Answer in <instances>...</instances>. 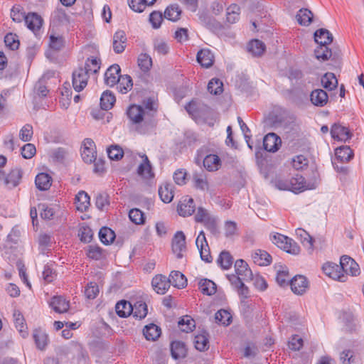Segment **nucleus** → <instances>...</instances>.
<instances>
[{
    "label": "nucleus",
    "instance_id": "obj_1",
    "mask_svg": "<svg viewBox=\"0 0 364 364\" xmlns=\"http://www.w3.org/2000/svg\"><path fill=\"white\" fill-rule=\"evenodd\" d=\"M127 114L130 122L137 126L138 132L141 134H144L148 129L149 121L146 119L144 109L140 105H132L127 111Z\"/></svg>",
    "mask_w": 364,
    "mask_h": 364
},
{
    "label": "nucleus",
    "instance_id": "obj_2",
    "mask_svg": "<svg viewBox=\"0 0 364 364\" xmlns=\"http://www.w3.org/2000/svg\"><path fill=\"white\" fill-rule=\"evenodd\" d=\"M272 242L278 247L288 253L298 255L300 252V247L292 239L282 235L276 234L272 237Z\"/></svg>",
    "mask_w": 364,
    "mask_h": 364
},
{
    "label": "nucleus",
    "instance_id": "obj_3",
    "mask_svg": "<svg viewBox=\"0 0 364 364\" xmlns=\"http://www.w3.org/2000/svg\"><path fill=\"white\" fill-rule=\"evenodd\" d=\"M290 191L294 193L301 192L307 189H315L318 184V180L314 178L313 181H306L305 178L299 175L296 174L292 177L290 180Z\"/></svg>",
    "mask_w": 364,
    "mask_h": 364
},
{
    "label": "nucleus",
    "instance_id": "obj_4",
    "mask_svg": "<svg viewBox=\"0 0 364 364\" xmlns=\"http://www.w3.org/2000/svg\"><path fill=\"white\" fill-rule=\"evenodd\" d=\"M89 74L83 67H78L73 73V87L76 92L82 91L87 84Z\"/></svg>",
    "mask_w": 364,
    "mask_h": 364
},
{
    "label": "nucleus",
    "instance_id": "obj_5",
    "mask_svg": "<svg viewBox=\"0 0 364 364\" xmlns=\"http://www.w3.org/2000/svg\"><path fill=\"white\" fill-rule=\"evenodd\" d=\"M340 268L341 272H343L346 277L348 274L357 276L360 274L359 265L354 259L347 255H343L341 257Z\"/></svg>",
    "mask_w": 364,
    "mask_h": 364
},
{
    "label": "nucleus",
    "instance_id": "obj_6",
    "mask_svg": "<svg viewBox=\"0 0 364 364\" xmlns=\"http://www.w3.org/2000/svg\"><path fill=\"white\" fill-rule=\"evenodd\" d=\"M323 273L328 277L341 282L346 281V276L341 272L340 265L333 263L326 262L322 267Z\"/></svg>",
    "mask_w": 364,
    "mask_h": 364
},
{
    "label": "nucleus",
    "instance_id": "obj_7",
    "mask_svg": "<svg viewBox=\"0 0 364 364\" xmlns=\"http://www.w3.org/2000/svg\"><path fill=\"white\" fill-rule=\"evenodd\" d=\"M291 291L297 295L304 294L309 289V283L306 277L296 275L290 281Z\"/></svg>",
    "mask_w": 364,
    "mask_h": 364
},
{
    "label": "nucleus",
    "instance_id": "obj_8",
    "mask_svg": "<svg viewBox=\"0 0 364 364\" xmlns=\"http://www.w3.org/2000/svg\"><path fill=\"white\" fill-rule=\"evenodd\" d=\"M331 134L333 139L343 142L350 139L352 136L348 128L339 123H335L332 125Z\"/></svg>",
    "mask_w": 364,
    "mask_h": 364
},
{
    "label": "nucleus",
    "instance_id": "obj_9",
    "mask_svg": "<svg viewBox=\"0 0 364 364\" xmlns=\"http://www.w3.org/2000/svg\"><path fill=\"white\" fill-rule=\"evenodd\" d=\"M186 236L182 231L177 232L172 241V250L177 258L183 257L182 252L186 250Z\"/></svg>",
    "mask_w": 364,
    "mask_h": 364
},
{
    "label": "nucleus",
    "instance_id": "obj_10",
    "mask_svg": "<svg viewBox=\"0 0 364 364\" xmlns=\"http://www.w3.org/2000/svg\"><path fill=\"white\" fill-rule=\"evenodd\" d=\"M154 290L159 294H164L170 287V281L163 274L156 275L151 281Z\"/></svg>",
    "mask_w": 364,
    "mask_h": 364
},
{
    "label": "nucleus",
    "instance_id": "obj_11",
    "mask_svg": "<svg viewBox=\"0 0 364 364\" xmlns=\"http://www.w3.org/2000/svg\"><path fill=\"white\" fill-rule=\"evenodd\" d=\"M121 68L119 65L114 64L111 65L105 72V82L107 85L112 87L117 84L119 78L121 77L120 75Z\"/></svg>",
    "mask_w": 364,
    "mask_h": 364
},
{
    "label": "nucleus",
    "instance_id": "obj_12",
    "mask_svg": "<svg viewBox=\"0 0 364 364\" xmlns=\"http://www.w3.org/2000/svg\"><path fill=\"white\" fill-rule=\"evenodd\" d=\"M196 210V205L193 198L186 197L178 205L177 211L181 216L187 217L191 215Z\"/></svg>",
    "mask_w": 364,
    "mask_h": 364
},
{
    "label": "nucleus",
    "instance_id": "obj_13",
    "mask_svg": "<svg viewBox=\"0 0 364 364\" xmlns=\"http://www.w3.org/2000/svg\"><path fill=\"white\" fill-rule=\"evenodd\" d=\"M280 144L281 139L274 133H269L264 137L263 146L267 151H277Z\"/></svg>",
    "mask_w": 364,
    "mask_h": 364
},
{
    "label": "nucleus",
    "instance_id": "obj_14",
    "mask_svg": "<svg viewBox=\"0 0 364 364\" xmlns=\"http://www.w3.org/2000/svg\"><path fill=\"white\" fill-rule=\"evenodd\" d=\"M236 274L241 277L243 280H252L253 274L252 270L249 268L247 263L243 259H237L235 263Z\"/></svg>",
    "mask_w": 364,
    "mask_h": 364
},
{
    "label": "nucleus",
    "instance_id": "obj_15",
    "mask_svg": "<svg viewBox=\"0 0 364 364\" xmlns=\"http://www.w3.org/2000/svg\"><path fill=\"white\" fill-rule=\"evenodd\" d=\"M50 306L57 313L67 312L70 307L69 301L61 296H53L50 301Z\"/></svg>",
    "mask_w": 364,
    "mask_h": 364
},
{
    "label": "nucleus",
    "instance_id": "obj_16",
    "mask_svg": "<svg viewBox=\"0 0 364 364\" xmlns=\"http://www.w3.org/2000/svg\"><path fill=\"white\" fill-rule=\"evenodd\" d=\"M328 45H318L315 49V57L318 60L326 61L330 58L335 59L338 56V53L336 51L333 52L331 49L328 48Z\"/></svg>",
    "mask_w": 364,
    "mask_h": 364
},
{
    "label": "nucleus",
    "instance_id": "obj_17",
    "mask_svg": "<svg viewBox=\"0 0 364 364\" xmlns=\"http://www.w3.org/2000/svg\"><path fill=\"white\" fill-rule=\"evenodd\" d=\"M195 220L197 223H203L206 227H215V220L210 215L205 209L203 208H198V211L195 215Z\"/></svg>",
    "mask_w": 364,
    "mask_h": 364
},
{
    "label": "nucleus",
    "instance_id": "obj_18",
    "mask_svg": "<svg viewBox=\"0 0 364 364\" xmlns=\"http://www.w3.org/2000/svg\"><path fill=\"white\" fill-rule=\"evenodd\" d=\"M13 317L16 328L18 331L23 338H26L28 335V327L25 323L23 316L18 310H15Z\"/></svg>",
    "mask_w": 364,
    "mask_h": 364
},
{
    "label": "nucleus",
    "instance_id": "obj_19",
    "mask_svg": "<svg viewBox=\"0 0 364 364\" xmlns=\"http://www.w3.org/2000/svg\"><path fill=\"white\" fill-rule=\"evenodd\" d=\"M127 36L123 31H117L113 36V49L116 53H122L126 47Z\"/></svg>",
    "mask_w": 364,
    "mask_h": 364
},
{
    "label": "nucleus",
    "instance_id": "obj_20",
    "mask_svg": "<svg viewBox=\"0 0 364 364\" xmlns=\"http://www.w3.org/2000/svg\"><path fill=\"white\" fill-rule=\"evenodd\" d=\"M311 102L317 107H323L328 100V96L322 89H316L311 92L310 95Z\"/></svg>",
    "mask_w": 364,
    "mask_h": 364
},
{
    "label": "nucleus",
    "instance_id": "obj_21",
    "mask_svg": "<svg viewBox=\"0 0 364 364\" xmlns=\"http://www.w3.org/2000/svg\"><path fill=\"white\" fill-rule=\"evenodd\" d=\"M171 353L173 358L178 360L186 356L187 348L182 341H175L171 343Z\"/></svg>",
    "mask_w": 364,
    "mask_h": 364
},
{
    "label": "nucleus",
    "instance_id": "obj_22",
    "mask_svg": "<svg viewBox=\"0 0 364 364\" xmlns=\"http://www.w3.org/2000/svg\"><path fill=\"white\" fill-rule=\"evenodd\" d=\"M253 262L259 266H267L272 262L271 255L266 251L257 250L252 254Z\"/></svg>",
    "mask_w": 364,
    "mask_h": 364
},
{
    "label": "nucleus",
    "instance_id": "obj_23",
    "mask_svg": "<svg viewBox=\"0 0 364 364\" xmlns=\"http://www.w3.org/2000/svg\"><path fill=\"white\" fill-rule=\"evenodd\" d=\"M145 117L149 121V126L152 128L154 126V122L152 119L154 114L156 112L157 107L154 102L151 99H148L143 102V106Z\"/></svg>",
    "mask_w": 364,
    "mask_h": 364
},
{
    "label": "nucleus",
    "instance_id": "obj_24",
    "mask_svg": "<svg viewBox=\"0 0 364 364\" xmlns=\"http://www.w3.org/2000/svg\"><path fill=\"white\" fill-rule=\"evenodd\" d=\"M197 61L205 68H210L214 62V55L208 49H202L198 52Z\"/></svg>",
    "mask_w": 364,
    "mask_h": 364
},
{
    "label": "nucleus",
    "instance_id": "obj_25",
    "mask_svg": "<svg viewBox=\"0 0 364 364\" xmlns=\"http://www.w3.org/2000/svg\"><path fill=\"white\" fill-rule=\"evenodd\" d=\"M159 195L165 203H169L173 198V186L171 183H164L159 188Z\"/></svg>",
    "mask_w": 364,
    "mask_h": 364
},
{
    "label": "nucleus",
    "instance_id": "obj_26",
    "mask_svg": "<svg viewBox=\"0 0 364 364\" xmlns=\"http://www.w3.org/2000/svg\"><path fill=\"white\" fill-rule=\"evenodd\" d=\"M314 40L318 45H329L333 41V36L327 29L320 28L314 33Z\"/></svg>",
    "mask_w": 364,
    "mask_h": 364
},
{
    "label": "nucleus",
    "instance_id": "obj_27",
    "mask_svg": "<svg viewBox=\"0 0 364 364\" xmlns=\"http://www.w3.org/2000/svg\"><path fill=\"white\" fill-rule=\"evenodd\" d=\"M336 160L338 162H348L353 156V151L348 146H341L335 150Z\"/></svg>",
    "mask_w": 364,
    "mask_h": 364
},
{
    "label": "nucleus",
    "instance_id": "obj_28",
    "mask_svg": "<svg viewBox=\"0 0 364 364\" xmlns=\"http://www.w3.org/2000/svg\"><path fill=\"white\" fill-rule=\"evenodd\" d=\"M42 18L35 13H30L25 17V23L27 27L33 31L39 30L42 26Z\"/></svg>",
    "mask_w": 364,
    "mask_h": 364
},
{
    "label": "nucleus",
    "instance_id": "obj_29",
    "mask_svg": "<svg viewBox=\"0 0 364 364\" xmlns=\"http://www.w3.org/2000/svg\"><path fill=\"white\" fill-rule=\"evenodd\" d=\"M203 166L209 171H215L221 166L220 159L218 155L209 154L203 159Z\"/></svg>",
    "mask_w": 364,
    "mask_h": 364
},
{
    "label": "nucleus",
    "instance_id": "obj_30",
    "mask_svg": "<svg viewBox=\"0 0 364 364\" xmlns=\"http://www.w3.org/2000/svg\"><path fill=\"white\" fill-rule=\"evenodd\" d=\"M168 279L170 281V285L171 284L178 289L183 288L187 284L186 278L178 271H172Z\"/></svg>",
    "mask_w": 364,
    "mask_h": 364
},
{
    "label": "nucleus",
    "instance_id": "obj_31",
    "mask_svg": "<svg viewBox=\"0 0 364 364\" xmlns=\"http://www.w3.org/2000/svg\"><path fill=\"white\" fill-rule=\"evenodd\" d=\"M296 235L302 245L310 252L314 250V240L312 237L304 229L299 228L296 230Z\"/></svg>",
    "mask_w": 364,
    "mask_h": 364
},
{
    "label": "nucleus",
    "instance_id": "obj_32",
    "mask_svg": "<svg viewBox=\"0 0 364 364\" xmlns=\"http://www.w3.org/2000/svg\"><path fill=\"white\" fill-rule=\"evenodd\" d=\"M133 308L130 302L122 300L117 303L115 311L117 314L122 318L127 317L132 312Z\"/></svg>",
    "mask_w": 364,
    "mask_h": 364
},
{
    "label": "nucleus",
    "instance_id": "obj_33",
    "mask_svg": "<svg viewBox=\"0 0 364 364\" xmlns=\"http://www.w3.org/2000/svg\"><path fill=\"white\" fill-rule=\"evenodd\" d=\"M22 178V171L20 168H16L11 171L5 178V184L14 188L18 186Z\"/></svg>",
    "mask_w": 364,
    "mask_h": 364
},
{
    "label": "nucleus",
    "instance_id": "obj_34",
    "mask_svg": "<svg viewBox=\"0 0 364 364\" xmlns=\"http://www.w3.org/2000/svg\"><path fill=\"white\" fill-rule=\"evenodd\" d=\"M161 333V328L154 323L146 326L143 329V334L148 341H156Z\"/></svg>",
    "mask_w": 364,
    "mask_h": 364
},
{
    "label": "nucleus",
    "instance_id": "obj_35",
    "mask_svg": "<svg viewBox=\"0 0 364 364\" xmlns=\"http://www.w3.org/2000/svg\"><path fill=\"white\" fill-rule=\"evenodd\" d=\"M116 101L114 94L109 91H105L100 97V107L104 110L110 109Z\"/></svg>",
    "mask_w": 364,
    "mask_h": 364
},
{
    "label": "nucleus",
    "instance_id": "obj_36",
    "mask_svg": "<svg viewBox=\"0 0 364 364\" xmlns=\"http://www.w3.org/2000/svg\"><path fill=\"white\" fill-rule=\"evenodd\" d=\"M35 183L38 189L46 191L51 186V177L45 173H41L36 177Z\"/></svg>",
    "mask_w": 364,
    "mask_h": 364
},
{
    "label": "nucleus",
    "instance_id": "obj_37",
    "mask_svg": "<svg viewBox=\"0 0 364 364\" xmlns=\"http://www.w3.org/2000/svg\"><path fill=\"white\" fill-rule=\"evenodd\" d=\"M200 291L208 296L213 295L216 292V284L208 279H202L198 282Z\"/></svg>",
    "mask_w": 364,
    "mask_h": 364
},
{
    "label": "nucleus",
    "instance_id": "obj_38",
    "mask_svg": "<svg viewBox=\"0 0 364 364\" xmlns=\"http://www.w3.org/2000/svg\"><path fill=\"white\" fill-rule=\"evenodd\" d=\"M75 203L78 210L85 211L90 205V196L86 192L81 191L75 196Z\"/></svg>",
    "mask_w": 364,
    "mask_h": 364
},
{
    "label": "nucleus",
    "instance_id": "obj_39",
    "mask_svg": "<svg viewBox=\"0 0 364 364\" xmlns=\"http://www.w3.org/2000/svg\"><path fill=\"white\" fill-rule=\"evenodd\" d=\"M312 12L307 9H301L296 16L298 23L304 26H309L313 19Z\"/></svg>",
    "mask_w": 364,
    "mask_h": 364
},
{
    "label": "nucleus",
    "instance_id": "obj_40",
    "mask_svg": "<svg viewBox=\"0 0 364 364\" xmlns=\"http://www.w3.org/2000/svg\"><path fill=\"white\" fill-rule=\"evenodd\" d=\"M247 50L255 56H260L265 50V45L259 40H252L247 46Z\"/></svg>",
    "mask_w": 364,
    "mask_h": 364
},
{
    "label": "nucleus",
    "instance_id": "obj_41",
    "mask_svg": "<svg viewBox=\"0 0 364 364\" xmlns=\"http://www.w3.org/2000/svg\"><path fill=\"white\" fill-rule=\"evenodd\" d=\"M133 310L131 314L139 319L144 318L148 313L147 305L144 301H137L132 306Z\"/></svg>",
    "mask_w": 364,
    "mask_h": 364
},
{
    "label": "nucleus",
    "instance_id": "obj_42",
    "mask_svg": "<svg viewBox=\"0 0 364 364\" xmlns=\"http://www.w3.org/2000/svg\"><path fill=\"white\" fill-rule=\"evenodd\" d=\"M99 237L103 244L108 245L114 241L115 233L112 229L103 227L100 230Z\"/></svg>",
    "mask_w": 364,
    "mask_h": 364
},
{
    "label": "nucleus",
    "instance_id": "obj_43",
    "mask_svg": "<svg viewBox=\"0 0 364 364\" xmlns=\"http://www.w3.org/2000/svg\"><path fill=\"white\" fill-rule=\"evenodd\" d=\"M117 89L122 93H127L133 86L132 80L129 75H122L117 82Z\"/></svg>",
    "mask_w": 364,
    "mask_h": 364
},
{
    "label": "nucleus",
    "instance_id": "obj_44",
    "mask_svg": "<svg viewBox=\"0 0 364 364\" xmlns=\"http://www.w3.org/2000/svg\"><path fill=\"white\" fill-rule=\"evenodd\" d=\"M178 327L183 331L188 333L192 331L196 326L195 321L190 316H184L178 321Z\"/></svg>",
    "mask_w": 364,
    "mask_h": 364
},
{
    "label": "nucleus",
    "instance_id": "obj_45",
    "mask_svg": "<svg viewBox=\"0 0 364 364\" xmlns=\"http://www.w3.org/2000/svg\"><path fill=\"white\" fill-rule=\"evenodd\" d=\"M321 84L324 88L332 90L336 87L338 80L333 73H327L322 77Z\"/></svg>",
    "mask_w": 364,
    "mask_h": 364
},
{
    "label": "nucleus",
    "instance_id": "obj_46",
    "mask_svg": "<svg viewBox=\"0 0 364 364\" xmlns=\"http://www.w3.org/2000/svg\"><path fill=\"white\" fill-rule=\"evenodd\" d=\"M181 14V10L176 4L171 5L166 8L164 12V16L167 19L176 21H177Z\"/></svg>",
    "mask_w": 364,
    "mask_h": 364
},
{
    "label": "nucleus",
    "instance_id": "obj_47",
    "mask_svg": "<svg viewBox=\"0 0 364 364\" xmlns=\"http://www.w3.org/2000/svg\"><path fill=\"white\" fill-rule=\"evenodd\" d=\"M33 337L37 348L40 350H43L48 343L47 335L39 330H35L33 331Z\"/></svg>",
    "mask_w": 364,
    "mask_h": 364
},
{
    "label": "nucleus",
    "instance_id": "obj_48",
    "mask_svg": "<svg viewBox=\"0 0 364 364\" xmlns=\"http://www.w3.org/2000/svg\"><path fill=\"white\" fill-rule=\"evenodd\" d=\"M232 262L233 259L229 252L225 250L221 252L218 259V263L221 266L222 268L224 269H230L232 264Z\"/></svg>",
    "mask_w": 364,
    "mask_h": 364
},
{
    "label": "nucleus",
    "instance_id": "obj_49",
    "mask_svg": "<svg viewBox=\"0 0 364 364\" xmlns=\"http://www.w3.org/2000/svg\"><path fill=\"white\" fill-rule=\"evenodd\" d=\"M129 218L136 225H143L145 222L144 213L138 208H133L129 210Z\"/></svg>",
    "mask_w": 364,
    "mask_h": 364
},
{
    "label": "nucleus",
    "instance_id": "obj_50",
    "mask_svg": "<svg viewBox=\"0 0 364 364\" xmlns=\"http://www.w3.org/2000/svg\"><path fill=\"white\" fill-rule=\"evenodd\" d=\"M215 318L217 323L224 326H228L232 321V316L226 310L220 309L215 313Z\"/></svg>",
    "mask_w": 364,
    "mask_h": 364
},
{
    "label": "nucleus",
    "instance_id": "obj_51",
    "mask_svg": "<svg viewBox=\"0 0 364 364\" xmlns=\"http://www.w3.org/2000/svg\"><path fill=\"white\" fill-rule=\"evenodd\" d=\"M138 65L143 72L149 71L152 65L151 58L146 53H141L138 58Z\"/></svg>",
    "mask_w": 364,
    "mask_h": 364
},
{
    "label": "nucleus",
    "instance_id": "obj_52",
    "mask_svg": "<svg viewBox=\"0 0 364 364\" xmlns=\"http://www.w3.org/2000/svg\"><path fill=\"white\" fill-rule=\"evenodd\" d=\"M208 338L206 334H199L195 337V347L200 351H204L209 348Z\"/></svg>",
    "mask_w": 364,
    "mask_h": 364
},
{
    "label": "nucleus",
    "instance_id": "obj_53",
    "mask_svg": "<svg viewBox=\"0 0 364 364\" xmlns=\"http://www.w3.org/2000/svg\"><path fill=\"white\" fill-rule=\"evenodd\" d=\"M87 70V73H97L100 68V60L97 58H87L83 67Z\"/></svg>",
    "mask_w": 364,
    "mask_h": 364
},
{
    "label": "nucleus",
    "instance_id": "obj_54",
    "mask_svg": "<svg viewBox=\"0 0 364 364\" xmlns=\"http://www.w3.org/2000/svg\"><path fill=\"white\" fill-rule=\"evenodd\" d=\"M138 173L146 178H151L153 176L151 164L146 156H145L144 163L138 168Z\"/></svg>",
    "mask_w": 364,
    "mask_h": 364
},
{
    "label": "nucleus",
    "instance_id": "obj_55",
    "mask_svg": "<svg viewBox=\"0 0 364 364\" xmlns=\"http://www.w3.org/2000/svg\"><path fill=\"white\" fill-rule=\"evenodd\" d=\"M240 7L232 4L227 9V21L230 23H235L239 19Z\"/></svg>",
    "mask_w": 364,
    "mask_h": 364
},
{
    "label": "nucleus",
    "instance_id": "obj_56",
    "mask_svg": "<svg viewBox=\"0 0 364 364\" xmlns=\"http://www.w3.org/2000/svg\"><path fill=\"white\" fill-rule=\"evenodd\" d=\"M107 154L111 160H119L122 158L124 151L118 145H112L107 149Z\"/></svg>",
    "mask_w": 364,
    "mask_h": 364
},
{
    "label": "nucleus",
    "instance_id": "obj_57",
    "mask_svg": "<svg viewBox=\"0 0 364 364\" xmlns=\"http://www.w3.org/2000/svg\"><path fill=\"white\" fill-rule=\"evenodd\" d=\"M33 134V127L29 124H26L21 129L19 132V138L23 141H30L32 139Z\"/></svg>",
    "mask_w": 364,
    "mask_h": 364
},
{
    "label": "nucleus",
    "instance_id": "obj_58",
    "mask_svg": "<svg viewBox=\"0 0 364 364\" xmlns=\"http://www.w3.org/2000/svg\"><path fill=\"white\" fill-rule=\"evenodd\" d=\"M4 42L6 46L13 50L18 49L20 44L18 36L11 33L5 36Z\"/></svg>",
    "mask_w": 364,
    "mask_h": 364
},
{
    "label": "nucleus",
    "instance_id": "obj_59",
    "mask_svg": "<svg viewBox=\"0 0 364 364\" xmlns=\"http://www.w3.org/2000/svg\"><path fill=\"white\" fill-rule=\"evenodd\" d=\"M92 231L88 226H82L79 230L78 236L83 242H90L92 239Z\"/></svg>",
    "mask_w": 364,
    "mask_h": 364
},
{
    "label": "nucleus",
    "instance_id": "obj_60",
    "mask_svg": "<svg viewBox=\"0 0 364 364\" xmlns=\"http://www.w3.org/2000/svg\"><path fill=\"white\" fill-rule=\"evenodd\" d=\"M86 251L87 256L92 259L99 260L102 258V250L98 246L90 245Z\"/></svg>",
    "mask_w": 364,
    "mask_h": 364
},
{
    "label": "nucleus",
    "instance_id": "obj_61",
    "mask_svg": "<svg viewBox=\"0 0 364 364\" xmlns=\"http://www.w3.org/2000/svg\"><path fill=\"white\" fill-rule=\"evenodd\" d=\"M64 43L65 41L62 36H55L53 34L50 36L49 46L50 48L55 50H60L64 46Z\"/></svg>",
    "mask_w": 364,
    "mask_h": 364
},
{
    "label": "nucleus",
    "instance_id": "obj_62",
    "mask_svg": "<svg viewBox=\"0 0 364 364\" xmlns=\"http://www.w3.org/2000/svg\"><path fill=\"white\" fill-rule=\"evenodd\" d=\"M208 90L211 94H220L223 92V82L218 79H212L208 85Z\"/></svg>",
    "mask_w": 364,
    "mask_h": 364
},
{
    "label": "nucleus",
    "instance_id": "obj_63",
    "mask_svg": "<svg viewBox=\"0 0 364 364\" xmlns=\"http://www.w3.org/2000/svg\"><path fill=\"white\" fill-rule=\"evenodd\" d=\"M99 293V288L96 283H89L85 289V295L89 299H94Z\"/></svg>",
    "mask_w": 364,
    "mask_h": 364
},
{
    "label": "nucleus",
    "instance_id": "obj_64",
    "mask_svg": "<svg viewBox=\"0 0 364 364\" xmlns=\"http://www.w3.org/2000/svg\"><path fill=\"white\" fill-rule=\"evenodd\" d=\"M81 156L85 163L91 164L96 160V151L94 149L82 148Z\"/></svg>",
    "mask_w": 364,
    "mask_h": 364
}]
</instances>
